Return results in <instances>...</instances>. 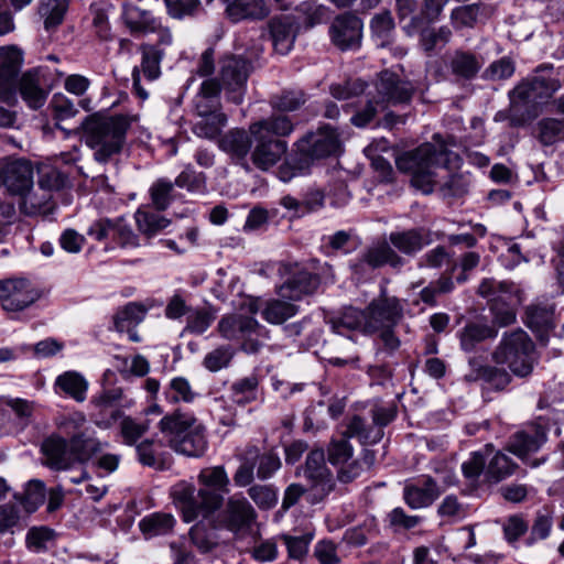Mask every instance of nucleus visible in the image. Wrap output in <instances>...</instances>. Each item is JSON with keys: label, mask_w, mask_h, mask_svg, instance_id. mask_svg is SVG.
I'll return each instance as SVG.
<instances>
[{"label": "nucleus", "mask_w": 564, "mask_h": 564, "mask_svg": "<svg viewBox=\"0 0 564 564\" xmlns=\"http://www.w3.org/2000/svg\"><path fill=\"white\" fill-rule=\"evenodd\" d=\"M199 489L185 480L176 482L171 496L185 522L209 519L223 506L229 492V477L224 466L203 468L197 476Z\"/></svg>", "instance_id": "f257e3e1"}, {"label": "nucleus", "mask_w": 564, "mask_h": 564, "mask_svg": "<svg viewBox=\"0 0 564 564\" xmlns=\"http://www.w3.org/2000/svg\"><path fill=\"white\" fill-rule=\"evenodd\" d=\"M138 115L119 113L112 116L93 115L82 124L83 140L94 151V159L107 163L119 154L124 145L127 132Z\"/></svg>", "instance_id": "f03ea898"}, {"label": "nucleus", "mask_w": 564, "mask_h": 564, "mask_svg": "<svg viewBox=\"0 0 564 564\" xmlns=\"http://www.w3.org/2000/svg\"><path fill=\"white\" fill-rule=\"evenodd\" d=\"M295 124L290 117L282 113L271 115L249 126L250 135L256 142L251 152L252 163L267 171L275 165L288 151L283 138L294 131Z\"/></svg>", "instance_id": "7ed1b4c3"}, {"label": "nucleus", "mask_w": 564, "mask_h": 564, "mask_svg": "<svg viewBox=\"0 0 564 564\" xmlns=\"http://www.w3.org/2000/svg\"><path fill=\"white\" fill-rule=\"evenodd\" d=\"M414 86L401 79L397 74L383 70L375 83L373 90L367 94L366 107L351 117V122L357 127L367 126L377 113L389 106L406 105L414 94Z\"/></svg>", "instance_id": "20e7f679"}, {"label": "nucleus", "mask_w": 564, "mask_h": 564, "mask_svg": "<svg viewBox=\"0 0 564 564\" xmlns=\"http://www.w3.org/2000/svg\"><path fill=\"white\" fill-rule=\"evenodd\" d=\"M491 359L496 365L507 366L513 376L527 378L538 364L535 344L521 328L506 332L491 352Z\"/></svg>", "instance_id": "39448f33"}, {"label": "nucleus", "mask_w": 564, "mask_h": 564, "mask_svg": "<svg viewBox=\"0 0 564 564\" xmlns=\"http://www.w3.org/2000/svg\"><path fill=\"white\" fill-rule=\"evenodd\" d=\"M444 150L434 144L424 143L414 151L406 152L397 159V167L411 174V184L424 194L433 192L438 183L436 169L443 161Z\"/></svg>", "instance_id": "423d86ee"}, {"label": "nucleus", "mask_w": 564, "mask_h": 564, "mask_svg": "<svg viewBox=\"0 0 564 564\" xmlns=\"http://www.w3.org/2000/svg\"><path fill=\"white\" fill-rule=\"evenodd\" d=\"M86 415L76 411L57 417V429L70 435L69 445L76 463L85 464L97 457L109 445L96 436V432L91 429H83L86 424Z\"/></svg>", "instance_id": "0eeeda50"}, {"label": "nucleus", "mask_w": 564, "mask_h": 564, "mask_svg": "<svg viewBox=\"0 0 564 564\" xmlns=\"http://www.w3.org/2000/svg\"><path fill=\"white\" fill-rule=\"evenodd\" d=\"M65 73L58 68L37 66L22 74L17 80V88L28 107L42 108L50 93L59 85Z\"/></svg>", "instance_id": "6e6552de"}, {"label": "nucleus", "mask_w": 564, "mask_h": 564, "mask_svg": "<svg viewBox=\"0 0 564 564\" xmlns=\"http://www.w3.org/2000/svg\"><path fill=\"white\" fill-rule=\"evenodd\" d=\"M478 294L490 300L494 325L506 327L516 322L513 302H521V291L512 282L485 279L478 286Z\"/></svg>", "instance_id": "1a4fd4ad"}, {"label": "nucleus", "mask_w": 564, "mask_h": 564, "mask_svg": "<svg viewBox=\"0 0 564 564\" xmlns=\"http://www.w3.org/2000/svg\"><path fill=\"white\" fill-rule=\"evenodd\" d=\"M218 332L226 339L242 340L241 349L247 354H257L269 338L268 329L246 315L224 316L218 323Z\"/></svg>", "instance_id": "9d476101"}, {"label": "nucleus", "mask_w": 564, "mask_h": 564, "mask_svg": "<svg viewBox=\"0 0 564 564\" xmlns=\"http://www.w3.org/2000/svg\"><path fill=\"white\" fill-rule=\"evenodd\" d=\"M560 88L561 82L557 78L538 74L519 83L509 93L511 124L522 126L524 123V119L516 115L521 106L551 98Z\"/></svg>", "instance_id": "9b49d317"}, {"label": "nucleus", "mask_w": 564, "mask_h": 564, "mask_svg": "<svg viewBox=\"0 0 564 564\" xmlns=\"http://www.w3.org/2000/svg\"><path fill=\"white\" fill-rule=\"evenodd\" d=\"M256 519L257 512L251 503L241 494H236L207 520L214 529H225L237 535L250 530Z\"/></svg>", "instance_id": "f8f14e48"}, {"label": "nucleus", "mask_w": 564, "mask_h": 564, "mask_svg": "<svg viewBox=\"0 0 564 564\" xmlns=\"http://www.w3.org/2000/svg\"><path fill=\"white\" fill-rule=\"evenodd\" d=\"M218 64L219 79L228 93V98L237 105L241 104L252 70L251 62L239 55H225Z\"/></svg>", "instance_id": "ddd939ff"}, {"label": "nucleus", "mask_w": 564, "mask_h": 564, "mask_svg": "<svg viewBox=\"0 0 564 564\" xmlns=\"http://www.w3.org/2000/svg\"><path fill=\"white\" fill-rule=\"evenodd\" d=\"M42 291L30 280L12 278L0 281V303L7 312H21L36 303Z\"/></svg>", "instance_id": "4468645a"}, {"label": "nucleus", "mask_w": 564, "mask_h": 564, "mask_svg": "<svg viewBox=\"0 0 564 564\" xmlns=\"http://www.w3.org/2000/svg\"><path fill=\"white\" fill-rule=\"evenodd\" d=\"M368 328L376 334L383 327H395L404 316V305L400 299L389 295L386 290L366 306Z\"/></svg>", "instance_id": "2eb2a0df"}, {"label": "nucleus", "mask_w": 564, "mask_h": 564, "mask_svg": "<svg viewBox=\"0 0 564 564\" xmlns=\"http://www.w3.org/2000/svg\"><path fill=\"white\" fill-rule=\"evenodd\" d=\"M299 154L308 161L336 154L340 149L339 134L330 126H324L314 132H308L296 142Z\"/></svg>", "instance_id": "dca6fc26"}, {"label": "nucleus", "mask_w": 564, "mask_h": 564, "mask_svg": "<svg viewBox=\"0 0 564 564\" xmlns=\"http://www.w3.org/2000/svg\"><path fill=\"white\" fill-rule=\"evenodd\" d=\"M123 393L120 388L102 390L89 401V417L100 429H109L122 415Z\"/></svg>", "instance_id": "f3484780"}, {"label": "nucleus", "mask_w": 564, "mask_h": 564, "mask_svg": "<svg viewBox=\"0 0 564 564\" xmlns=\"http://www.w3.org/2000/svg\"><path fill=\"white\" fill-rule=\"evenodd\" d=\"M305 478L311 482L310 491L313 502L322 501L335 488V481L325 463V453L322 448L308 453L304 469Z\"/></svg>", "instance_id": "a211bd4d"}, {"label": "nucleus", "mask_w": 564, "mask_h": 564, "mask_svg": "<svg viewBox=\"0 0 564 564\" xmlns=\"http://www.w3.org/2000/svg\"><path fill=\"white\" fill-rule=\"evenodd\" d=\"M22 62V52L15 46L0 47V100L3 102L10 104L15 99Z\"/></svg>", "instance_id": "6ab92c4d"}, {"label": "nucleus", "mask_w": 564, "mask_h": 564, "mask_svg": "<svg viewBox=\"0 0 564 564\" xmlns=\"http://www.w3.org/2000/svg\"><path fill=\"white\" fill-rule=\"evenodd\" d=\"M283 267L290 272V276L279 288L281 297L297 301L305 295L313 294L319 286V276L305 268L299 264H285Z\"/></svg>", "instance_id": "aec40b11"}, {"label": "nucleus", "mask_w": 564, "mask_h": 564, "mask_svg": "<svg viewBox=\"0 0 564 564\" xmlns=\"http://www.w3.org/2000/svg\"><path fill=\"white\" fill-rule=\"evenodd\" d=\"M122 19L131 33H155L158 35L156 43L160 46H171L173 36L169 28L163 26L159 20L147 11H141L134 7L124 10Z\"/></svg>", "instance_id": "412c9836"}, {"label": "nucleus", "mask_w": 564, "mask_h": 564, "mask_svg": "<svg viewBox=\"0 0 564 564\" xmlns=\"http://www.w3.org/2000/svg\"><path fill=\"white\" fill-rule=\"evenodd\" d=\"M41 452L44 465L53 470H67L76 464L69 440L58 434L46 437L42 442Z\"/></svg>", "instance_id": "4be33fe9"}, {"label": "nucleus", "mask_w": 564, "mask_h": 564, "mask_svg": "<svg viewBox=\"0 0 564 564\" xmlns=\"http://www.w3.org/2000/svg\"><path fill=\"white\" fill-rule=\"evenodd\" d=\"M34 169L26 159H12L4 162L2 185L14 196L33 187Z\"/></svg>", "instance_id": "5701e85b"}, {"label": "nucleus", "mask_w": 564, "mask_h": 564, "mask_svg": "<svg viewBox=\"0 0 564 564\" xmlns=\"http://www.w3.org/2000/svg\"><path fill=\"white\" fill-rule=\"evenodd\" d=\"M546 441V430L538 423H529L509 440L507 449L520 458L535 453Z\"/></svg>", "instance_id": "b1692460"}, {"label": "nucleus", "mask_w": 564, "mask_h": 564, "mask_svg": "<svg viewBox=\"0 0 564 564\" xmlns=\"http://www.w3.org/2000/svg\"><path fill=\"white\" fill-rule=\"evenodd\" d=\"M469 371L466 373L467 381H482L488 388L495 391H503L512 381L511 371L498 367L499 365H484L477 358L468 360Z\"/></svg>", "instance_id": "393cba45"}, {"label": "nucleus", "mask_w": 564, "mask_h": 564, "mask_svg": "<svg viewBox=\"0 0 564 564\" xmlns=\"http://www.w3.org/2000/svg\"><path fill=\"white\" fill-rule=\"evenodd\" d=\"M484 58L480 54L457 48L447 56L446 69L456 80H473L484 66Z\"/></svg>", "instance_id": "a878e982"}, {"label": "nucleus", "mask_w": 564, "mask_h": 564, "mask_svg": "<svg viewBox=\"0 0 564 564\" xmlns=\"http://www.w3.org/2000/svg\"><path fill=\"white\" fill-rule=\"evenodd\" d=\"M362 23L354 14L338 15L332 23L330 37L340 50L356 48L360 44Z\"/></svg>", "instance_id": "bb28decb"}, {"label": "nucleus", "mask_w": 564, "mask_h": 564, "mask_svg": "<svg viewBox=\"0 0 564 564\" xmlns=\"http://www.w3.org/2000/svg\"><path fill=\"white\" fill-rule=\"evenodd\" d=\"M441 495L437 482L430 476H423L403 488V499L411 509L431 506Z\"/></svg>", "instance_id": "cd10ccee"}, {"label": "nucleus", "mask_w": 564, "mask_h": 564, "mask_svg": "<svg viewBox=\"0 0 564 564\" xmlns=\"http://www.w3.org/2000/svg\"><path fill=\"white\" fill-rule=\"evenodd\" d=\"M389 241L399 252L405 256H415L432 242V237L429 229L419 227L392 231L389 235Z\"/></svg>", "instance_id": "c85d7f7f"}, {"label": "nucleus", "mask_w": 564, "mask_h": 564, "mask_svg": "<svg viewBox=\"0 0 564 564\" xmlns=\"http://www.w3.org/2000/svg\"><path fill=\"white\" fill-rule=\"evenodd\" d=\"M270 34L274 51L286 55L293 47L296 37V24L292 17L274 18L270 21Z\"/></svg>", "instance_id": "c756f323"}, {"label": "nucleus", "mask_w": 564, "mask_h": 564, "mask_svg": "<svg viewBox=\"0 0 564 564\" xmlns=\"http://www.w3.org/2000/svg\"><path fill=\"white\" fill-rule=\"evenodd\" d=\"M460 348L466 352L476 351L478 346L487 339H495L498 329L495 325L485 322H469L457 334Z\"/></svg>", "instance_id": "7c9ffc66"}, {"label": "nucleus", "mask_w": 564, "mask_h": 564, "mask_svg": "<svg viewBox=\"0 0 564 564\" xmlns=\"http://www.w3.org/2000/svg\"><path fill=\"white\" fill-rule=\"evenodd\" d=\"M198 424L199 422L193 412L176 409L160 420L159 429L167 437L169 444L172 445L174 438H178Z\"/></svg>", "instance_id": "2f4dec72"}, {"label": "nucleus", "mask_w": 564, "mask_h": 564, "mask_svg": "<svg viewBox=\"0 0 564 564\" xmlns=\"http://www.w3.org/2000/svg\"><path fill=\"white\" fill-rule=\"evenodd\" d=\"M221 87L216 78L205 79L195 96V110L199 117L223 113L220 104Z\"/></svg>", "instance_id": "473e14b6"}, {"label": "nucleus", "mask_w": 564, "mask_h": 564, "mask_svg": "<svg viewBox=\"0 0 564 564\" xmlns=\"http://www.w3.org/2000/svg\"><path fill=\"white\" fill-rule=\"evenodd\" d=\"M362 261L371 268H380L388 264L393 269H399L404 265V259L387 240L373 242L362 254Z\"/></svg>", "instance_id": "72a5a7b5"}, {"label": "nucleus", "mask_w": 564, "mask_h": 564, "mask_svg": "<svg viewBox=\"0 0 564 564\" xmlns=\"http://www.w3.org/2000/svg\"><path fill=\"white\" fill-rule=\"evenodd\" d=\"M227 17L232 22L241 20H263L270 14V9L263 0H225Z\"/></svg>", "instance_id": "f704fd0d"}, {"label": "nucleus", "mask_w": 564, "mask_h": 564, "mask_svg": "<svg viewBox=\"0 0 564 564\" xmlns=\"http://www.w3.org/2000/svg\"><path fill=\"white\" fill-rule=\"evenodd\" d=\"M175 452L188 457H200L207 449L206 430L202 423L172 441Z\"/></svg>", "instance_id": "c9c22d12"}, {"label": "nucleus", "mask_w": 564, "mask_h": 564, "mask_svg": "<svg viewBox=\"0 0 564 564\" xmlns=\"http://www.w3.org/2000/svg\"><path fill=\"white\" fill-rule=\"evenodd\" d=\"M330 326L335 333L340 335H345L346 332L351 330L359 332L364 335H371L368 328L366 308L346 307L337 317L330 319Z\"/></svg>", "instance_id": "e433bc0d"}, {"label": "nucleus", "mask_w": 564, "mask_h": 564, "mask_svg": "<svg viewBox=\"0 0 564 564\" xmlns=\"http://www.w3.org/2000/svg\"><path fill=\"white\" fill-rule=\"evenodd\" d=\"M88 387L89 383L85 377L73 370L57 376L54 382L56 393L64 394L79 403L86 400Z\"/></svg>", "instance_id": "4c0bfd02"}, {"label": "nucleus", "mask_w": 564, "mask_h": 564, "mask_svg": "<svg viewBox=\"0 0 564 564\" xmlns=\"http://www.w3.org/2000/svg\"><path fill=\"white\" fill-rule=\"evenodd\" d=\"M260 378L257 373L239 378L229 387V398L238 406L257 402L260 397Z\"/></svg>", "instance_id": "58836bf2"}, {"label": "nucleus", "mask_w": 564, "mask_h": 564, "mask_svg": "<svg viewBox=\"0 0 564 564\" xmlns=\"http://www.w3.org/2000/svg\"><path fill=\"white\" fill-rule=\"evenodd\" d=\"M491 455L485 470V480L488 484H498L513 476L519 469V465L503 452L497 451Z\"/></svg>", "instance_id": "ea45409f"}, {"label": "nucleus", "mask_w": 564, "mask_h": 564, "mask_svg": "<svg viewBox=\"0 0 564 564\" xmlns=\"http://www.w3.org/2000/svg\"><path fill=\"white\" fill-rule=\"evenodd\" d=\"M169 46H160L159 43H144L140 46L142 53L141 70L149 80L156 79L161 74L160 63L165 56Z\"/></svg>", "instance_id": "a19ab883"}, {"label": "nucleus", "mask_w": 564, "mask_h": 564, "mask_svg": "<svg viewBox=\"0 0 564 564\" xmlns=\"http://www.w3.org/2000/svg\"><path fill=\"white\" fill-rule=\"evenodd\" d=\"M345 435L347 437H356L364 444H376L383 437V430L380 426L368 424L365 419L359 415H355L349 421Z\"/></svg>", "instance_id": "79ce46f5"}, {"label": "nucleus", "mask_w": 564, "mask_h": 564, "mask_svg": "<svg viewBox=\"0 0 564 564\" xmlns=\"http://www.w3.org/2000/svg\"><path fill=\"white\" fill-rule=\"evenodd\" d=\"M307 101L306 93L301 88H285L270 98V106L281 112L299 110Z\"/></svg>", "instance_id": "37998d69"}, {"label": "nucleus", "mask_w": 564, "mask_h": 564, "mask_svg": "<svg viewBox=\"0 0 564 564\" xmlns=\"http://www.w3.org/2000/svg\"><path fill=\"white\" fill-rule=\"evenodd\" d=\"M250 132L241 129H234L226 133L219 141L220 148L236 156L245 159L251 149Z\"/></svg>", "instance_id": "c03bdc74"}, {"label": "nucleus", "mask_w": 564, "mask_h": 564, "mask_svg": "<svg viewBox=\"0 0 564 564\" xmlns=\"http://www.w3.org/2000/svg\"><path fill=\"white\" fill-rule=\"evenodd\" d=\"M20 212L26 216H35L37 214H45L50 210V200L52 195L48 192L33 191V187L28 192L20 194Z\"/></svg>", "instance_id": "a18cd8bd"}, {"label": "nucleus", "mask_w": 564, "mask_h": 564, "mask_svg": "<svg viewBox=\"0 0 564 564\" xmlns=\"http://www.w3.org/2000/svg\"><path fill=\"white\" fill-rule=\"evenodd\" d=\"M297 312L299 306L293 303L284 300H270L265 302L261 315L268 323L279 325L295 316Z\"/></svg>", "instance_id": "49530a36"}, {"label": "nucleus", "mask_w": 564, "mask_h": 564, "mask_svg": "<svg viewBox=\"0 0 564 564\" xmlns=\"http://www.w3.org/2000/svg\"><path fill=\"white\" fill-rule=\"evenodd\" d=\"M134 219L138 230L148 239L153 238L171 224L170 219L156 213L141 209L135 212Z\"/></svg>", "instance_id": "de8ad7c7"}, {"label": "nucleus", "mask_w": 564, "mask_h": 564, "mask_svg": "<svg viewBox=\"0 0 564 564\" xmlns=\"http://www.w3.org/2000/svg\"><path fill=\"white\" fill-rule=\"evenodd\" d=\"M145 308L143 305L130 302L120 308L113 316V324L116 330L123 333L129 330L130 327H135L145 317Z\"/></svg>", "instance_id": "09e8293b"}, {"label": "nucleus", "mask_w": 564, "mask_h": 564, "mask_svg": "<svg viewBox=\"0 0 564 564\" xmlns=\"http://www.w3.org/2000/svg\"><path fill=\"white\" fill-rule=\"evenodd\" d=\"M67 0H41L39 14L44 20L46 31L57 28L67 11Z\"/></svg>", "instance_id": "8fccbe9b"}, {"label": "nucleus", "mask_w": 564, "mask_h": 564, "mask_svg": "<svg viewBox=\"0 0 564 564\" xmlns=\"http://www.w3.org/2000/svg\"><path fill=\"white\" fill-rule=\"evenodd\" d=\"M246 454L256 463L258 462L257 476L261 480L271 478L280 468L281 459L272 452L259 454V449L254 446L247 448Z\"/></svg>", "instance_id": "3c124183"}, {"label": "nucleus", "mask_w": 564, "mask_h": 564, "mask_svg": "<svg viewBox=\"0 0 564 564\" xmlns=\"http://www.w3.org/2000/svg\"><path fill=\"white\" fill-rule=\"evenodd\" d=\"M535 134L543 145H553L564 140V120L543 118L536 123Z\"/></svg>", "instance_id": "603ef678"}, {"label": "nucleus", "mask_w": 564, "mask_h": 564, "mask_svg": "<svg viewBox=\"0 0 564 564\" xmlns=\"http://www.w3.org/2000/svg\"><path fill=\"white\" fill-rule=\"evenodd\" d=\"M553 307L532 304L525 310V324L532 330H546L553 326Z\"/></svg>", "instance_id": "864d4df0"}, {"label": "nucleus", "mask_w": 564, "mask_h": 564, "mask_svg": "<svg viewBox=\"0 0 564 564\" xmlns=\"http://www.w3.org/2000/svg\"><path fill=\"white\" fill-rule=\"evenodd\" d=\"M495 451L492 444H486L479 452H473L469 458L463 463L462 471L467 479L476 480L481 474L485 475L487 457Z\"/></svg>", "instance_id": "5fc2aeb1"}, {"label": "nucleus", "mask_w": 564, "mask_h": 564, "mask_svg": "<svg viewBox=\"0 0 564 564\" xmlns=\"http://www.w3.org/2000/svg\"><path fill=\"white\" fill-rule=\"evenodd\" d=\"M175 519L170 513H153L140 521L141 531L148 536L166 534L172 531Z\"/></svg>", "instance_id": "6e6d98bb"}, {"label": "nucleus", "mask_w": 564, "mask_h": 564, "mask_svg": "<svg viewBox=\"0 0 564 564\" xmlns=\"http://www.w3.org/2000/svg\"><path fill=\"white\" fill-rule=\"evenodd\" d=\"M174 186H176L175 182L173 183L167 178H159L151 185V200L158 210L163 212L167 209L175 199Z\"/></svg>", "instance_id": "4d7b16f0"}, {"label": "nucleus", "mask_w": 564, "mask_h": 564, "mask_svg": "<svg viewBox=\"0 0 564 564\" xmlns=\"http://www.w3.org/2000/svg\"><path fill=\"white\" fill-rule=\"evenodd\" d=\"M226 123L227 117L225 113L206 115L194 123L193 132L199 138L215 139L220 134Z\"/></svg>", "instance_id": "13d9d810"}, {"label": "nucleus", "mask_w": 564, "mask_h": 564, "mask_svg": "<svg viewBox=\"0 0 564 564\" xmlns=\"http://www.w3.org/2000/svg\"><path fill=\"white\" fill-rule=\"evenodd\" d=\"M139 462L145 466H156L162 463L164 444L161 440H144L137 444Z\"/></svg>", "instance_id": "bf43d9fd"}, {"label": "nucleus", "mask_w": 564, "mask_h": 564, "mask_svg": "<svg viewBox=\"0 0 564 564\" xmlns=\"http://www.w3.org/2000/svg\"><path fill=\"white\" fill-rule=\"evenodd\" d=\"M452 37L448 26L438 29H423L420 33V45L427 55H432L438 44L445 45Z\"/></svg>", "instance_id": "052dcab7"}, {"label": "nucleus", "mask_w": 564, "mask_h": 564, "mask_svg": "<svg viewBox=\"0 0 564 564\" xmlns=\"http://www.w3.org/2000/svg\"><path fill=\"white\" fill-rule=\"evenodd\" d=\"M197 393L192 389L191 383L183 377H176L171 380L169 388L165 390V398L171 403L186 402L191 403Z\"/></svg>", "instance_id": "680f3d73"}, {"label": "nucleus", "mask_w": 564, "mask_h": 564, "mask_svg": "<svg viewBox=\"0 0 564 564\" xmlns=\"http://www.w3.org/2000/svg\"><path fill=\"white\" fill-rule=\"evenodd\" d=\"M234 355L235 350L230 345H223L206 354L203 365L207 370L217 372L230 365Z\"/></svg>", "instance_id": "e2e57ef3"}, {"label": "nucleus", "mask_w": 564, "mask_h": 564, "mask_svg": "<svg viewBox=\"0 0 564 564\" xmlns=\"http://www.w3.org/2000/svg\"><path fill=\"white\" fill-rule=\"evenodd\" d=\"M278 539L286 546L289 557L296 561H302L307 552L313 534L307 533L300 536L290 534H280Z\"/></svg>", "instance_id": "0e129e2a"}, {"label": "nucleus", "mask_w": 564, "mask_h": 564, "mask_svg": "<svg viewBox=\"0 0 564 564\" xmlns=\"http://www.w3.org/2000/svg\"><path fill=\"white\" fill-rule=\"evenodd\" d=\"M422 521V518L419 516H410L401 507H397L387 513L384 518V522L387 527L391 529L393 532H399L401 530H411L417 527Z\"/></svg>", "instance_id": "69168bd1"}, {"label": "nucleus", "mask_w": 564, "mask_h": 564, "mask_svg": "<svg viewBox=\"0 0 564 564\" xmlns=\"http://www.w3.org/2000/svg\"><path fill=\"white\" fill-rule=\"evenodd\" d=\"M112 241L122 249H135L140 247L139 236L121 217L116 218Z\"/></svg>", "instance_id": "338daca9"}, {"label": "nucleus", "mask_w": 564, "mask_h": 564, "mask_svg": "<svg viewBox=\"0 0 564 564\" xmlns=\"http://www.w3.org/2000/svg\"><path fill=\"white\" fill-rule=\"evenodd\" d=\"M248 495L260 509H272L278 502V490L271 485H253Z\"/></svg>", "instance_id": "774afa93"}]
</instances>
